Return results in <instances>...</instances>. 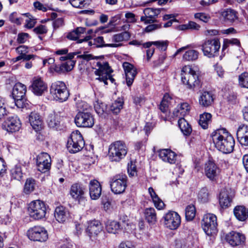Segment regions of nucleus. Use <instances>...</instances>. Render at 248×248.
<instances>
[{
  "label": "nucleus",
  "instance_id": "58",
  "mask_svg": "<svg viewBox=\"0 0 248 248\" xmlns=\"http://www.w3.org/2000/svg\"><path fill=\"white\" fill-rule=\"evenodd\" d=\"M151 24L147 26L145 28V31L146 32H151L153 31L159 29L161 27V24L159 23H155Z\"/></svg>",
  "mask_w": 248,
  "mask_h": 248
},
{
  "label": "nucleus",
  "instance_id": "42",
  "mask_svg": "<svg viewBox=\"0 0 248 248\" xmlns=\"http://www.w3.org/2000/svg\"><path fill=\"white\" fill-rule=\"evenodd\" d=\"M154 45L160 50L165 51L168 46V42L164 41H157L154 42H148L143 44V46L145 48H149L152 45Z\"/></svg>",
  "mask_w": 248,
  "mask_h": 248
},
{
  "label": "nucleus",
  "instance_id": "51",
  "mask_svg": "<svg viewBox=\"0 0 248 248\" xmlns=\"http://www.w3.org/2000/svg\"><path fill=\"white\" fill-rule=\"evenodd\" d=\"M239 84L242 87L248 88V73L244 72L239 76Z\"/></svg>",
  "mask_w": 248,
  "mask_h": 248
},
{
  "label": "nucleus",
  "instance_id": "62",
  "mask_svg": "<svg viewBox=\"0 0 248 248\" xmlns=\"http://www.w3.org/2000/svg\"><path fill=\"white\" fill-rule=\"evenodd\" d=\"M127 171L130 176H134L137 174L136 167L135 164H128Z\"/></svg>",
  "mask_w": 248,
  "mask_h": 248
},
{
  "label": "nucleus",
  "instance_id": "31",
  "mask_svg": "<svg viewBox=\"0 0 248 248\" xmlns=\"http://www.w3.org/2000/svg\"><path fill=\"white\" fill-rule=\"evenodd\" d=\"M61 116L55 112L48 114L46 118V122L50 128L57 129L60 126Z\"/></svg>",
  "mask_w": 248,
  "mask_h": 248
},
{
  "label": "nucleus",
  "instance_id": "11",
  "mask_svg": "<svg viewBox=\"0 0 248 248\" xmlns=\"http://www.w3.org/2000/svg\"><path fill=\"white\" fill-rule=\"evenodd\" d=\"M70 195L78 204L82 205H85L86 204V190L82 185L78 183L72 185L70 189Z\"/></svg>",
  "mask_w": 248,
  "mask_h": 248
},
{
  "label": "nucleus",
  "instance_id": "47",
  "mask_svg": "<svg viewBox=\"0 0 248 248\" xmlns=\"http://www.w3.org/2000/svg\"><path fill=\"white\" fill-rule=\"evenodd\" d=\"M199 52L195 50L191 49L186 51L183 55V60L187 61H193L198 59Z\"/></svg>",
  "mask_w": 248,
  "mask_h": 248
},
{
  "label": "nucleus",
  "instance_id": "9",
  "mask_svg": "<svg viewBox=\"0 0 248 248\" xmlns=\"http://www.w3.org/2000/svg\"><path fill=\"white\" fill-rule=\"evenodd\" d=\"M111 191L115 194L123 193L127 186V177L125 175L118 174L113 176L110 180Z\"/></svg>",
  "mask_w": 248,
  "mask_h": 248
},
{
  "label": "nucleus",
  "instance_id": "10",
  "mask_svg": "<svg viewBox=\"0 0 248 248\" xmlns=\"http://www.w3.org/2000/svg\"><path fill=\"white\" fill-rule=\"evenodd\" d=\"M75 123L78 127L91 128L94 125V118L89 110L79 111L75 118Z\"/></svg>",
  "mask_w": 248,
  "mask_h": 248
},
{
  "label": "nucleus",
  "instance_id": "39",
  "mask_svg": "<svg viewBox=\"0 0 248 248\" xmlns=\"http://www.w3.org/2000/svg\"><path fill=\"white\" fill-rule=\"evenodd\" d=\"M178 124L182 132L186 136L189 135L192 132V128L184 118L179 119Z\"/></svg>",
  "mask_w": 248,
  "mask_h": 248
},
{
  "label": "nucleus",
  "instance_id": "44",
  "mask_svg": "<svg viewBox=\"0 0 248 248\" xmlns=\"http://www.w3.org/2000/svg\"><path fill=\"white\" fill-rule=\"evenodd\" d=\"M124 105V101L122 98H118L115 100L110 106V110L115 114L120 112Z\"/></svg>",
  "mask_w": 248,
  "mask_h": 248
},
{
  "label": "nucleus",
  "instance_id": "15",
  "mask_svg": "<svg viewBox=\"0 0 248 248\" xmlns=\"http://www.w3.org/2000/svg\"><path fill=\"white\" fill-rule=\"evenodd\" d=\"M51 160L50 155L46 153H41L37 157V170L42 172L48 171L51 167Z\"/></svg>",
  "mask_w": 248,
  "mask_h": 248
},
{
  "label": "nucleus",
  "instance_id": "22",
  "mask_svg": "<svg viewBox=\"0 0 248 248\" xmlns=\"http://www.w3.org/2000/svg\"><path fill=\"white\" fill-rule=\"evenodd\" d=\"M6 130L9 132L18 131L21 126V122L16 116L9 117L4 122Z\"/></svg>",
  "mask_w": 248,
  "mask_h": 248
},
{
  "label": "nucleus",
  "instance_id": "59",
  "mask_svg": "<svg viewBox=\"0 0 248 248\" xmlns=\"http://www.w3.org/2000/svg\"><path fill=\"white\" fill-rule=\"evenodd\" d=\"M29 37V35L27 33H20L18 34L17 41L19 44H23Z\"/></svg>",
  "mask_w": 248,
  "mask_h": 248
},
{
  "label": "nucleus",
  "instance_id": "32",
  "mask_svg": "<svg viewBox=\"0 0 248 248\" xmlns=\"http://www.w3.org/2000/svg\"><path fill=\"white\" fill-rule=\"evenodd\" d=\"M29 122L32 128L36 131L42 128V120L40 115L35 112H32L29 115Z\"/></svg>",
  "mask_w": 248,
  "mask_h": 248
},
{
  "label": "nucleus",
  "instance_id": "28",
  "mask_svg": "<svg viewBox=\"0 0 248 248\" xmlns=\"http://www.w3.org/2000/svg\"><path fill=\"white\" fill-rule=\"evenodd\" d=\"M237 137L241 145L248 146V127L244 124L240 125L237 131Z\"/></svg>",
  "mask_w": 248,
  "mask_h": 248
},
{
  "label": "nucleus",
  "instance_id": "54",
  "mask_svg": "<svg viewBox=\"0 0 248 248\" xmlns=\"http://www.w3.org/2000/svg\"><path fill=\"white\" fill-rule=\"evenodd\" d=\"M94 108L95 111L99 115L102 114L106 110L105 105L99 101H96L94 104Z\"/></svg>",
  "mask_w": 248,
  "mask_h": 248
},
{
  "label": "nucleus",
  "instance_id": "46",
  "mask_svg": "<svg viewBox=\"0 0 248 248\" xmlns=\"http://www.w3.org/2000/svg\"><path fill=\"white\" fill-rule=\"evenodd\" d=\"M130 37V34L127 31H124L112 36V41L115 43H120L128 40Z\"/></svg>",
  "mask_w": 248,
  "mask_h": 248
},
{
  "label": "nucleus",
  "instance_id": "50",
  "mask_svg": "<svg viewBox=\"0 0 248 248\" xmlns=\"http://www.w3.org/2000/svg\"><path fill=\"white\" fill-rule=\"evenodd\" d=\"M12 177L16 180H20L22 177V172L20 166L16 165L11 170Z\"/></svg>",
  "mask_w": 248,
  "mask_h": 248
},
{
  "label": "nucleus",
  "instance_id": "4",
  "mask_svg": "<svg viewBox=\"0 0 248 248\" xmlns=\"http://www.w3.org/2000/svg\"><path fill=\"white\" fill-rule=\"evenodd\" d=\"M50 93L54 99L60 102L67 100L69 96L66 85L61 81H56L52 83L50 88Z\"/></svg>",
  "mask_w": 248,
  "mask_h": 248
},
{
  "label": "nucleus",
  "instance_id": "56",
  "mask_svg": "<svg viewBox=\"0 0 248 248\" xmlns=\"http://www.w3.org/2000/svg\"><path fill=\"white\" fill-rule=\"evenodd\" d=\"M9 19L12 22L16 23L17 25H20L22 21V18L17 17L16 13L11 14L9 16Z\"/></svg>",
  "mask_w": 248,
  "mask_h": 248
},
{
  "label": "nucleus",
  "instance_id": "48",
  "mask_svg": "<svg viewBox=\"0 0 248 248\" xmlns=\"http://www.w3.org/2000/svg\"><path fill=\"white\" fill-rule=\"evenodd\" d=\"M198 199L202 202H206L209 201V194L206 187L201 188L198 193Z\"/></svg>",
  "mask_w": 248,
  "mask_h": 248
},
{
  "label": "nucleus",
  "instance_id": "13",
  "mask_svg": "<svg viewBox=\"0 0 248 248\" xmlns=\"http://www.w3.org/2000/svg\"><path fill=\"white\" fill-rule=\"evenodd\" d=\"M165 226L170 229H177L181 224V217L179 215L174 211H169L163 217Z\"/></svg>",
  "mask_w": 248,
  "mask_h": 248
},
{
  "label": "nucleus",
  "instance_id": "45",
  "mask_svg": "<svg viewBox=\"0 0 248 248\" xmlns=\"http://www.w3.org/2000/svg\"><path fill=\"white\" fill-rule=\"evenodd\" d=\"M196 208L193 204L186 206L185 209L186 218L188 221L192 220L196 215Z\"/></svg>",
  "mask_w": 248,
  "mask_h": 248
},
{
  "label": "nucleus",
  "instance_id": "40",
  "mask_svg": "<svg viewBox=\"0 0 248 248\" xmlns=\"http://www.w3.org/2000/svg\"><path fill=\"white\" fill-rule=\"evenodd\" d=\"M144 217L147 221L154 224L156 221V214L154 208H147L144 210Z\"/></svg>",
  "mask_w": 248,
  "mask_h": 248
},
{
  "label": "nucleus",
  "instance_id": "20",
  "mask_svg": "<svg viewBox=\"0 0 248 248\" xmlns=\"http://www.w3.org/2000/svg\"><path fill=\"white\" fill-rule=\"evenodd\" d=\"M234 194L231 189L224 188L219 194V202L222 208H226L231 206Z\"/></svg>",
  "mask_w": 248,
  "mask_h": 248
},
{
  "label": "nucleus",
  "instance_id": "17",
  "mask_svg": "<svg viewBox=\"0 0 248 248\" xmlns=\"http://www.w3.org/2000/svg\"><path fill=\"white\" fill-rule=\"evenodd\" d=\"M161 10L162 9L160 8H145L143 11L144 16H141L140 20L145 24L156 22V18L160 13Z\"/></svg>",
  "mask_w": 248,
  "mask_h": 248
},
{
  "label": "nucleus",
  "instance_id": "49",
  "mask_svg": "<svg viewBox=\"0 0 248 248\" xmlns=\"http://www.w3.org/2000/svg\"><path fill=\"white\" fill-rule=\"evenodd\" d=\"M89 0H69L71 4L78 8H86L89 5Z\"/></svg>",
  "mask_w": 248,
  "mask_h": 248
},
{
  "label": "nucleus",
  "instance_id": "43",
  "mask_svg": "<svg viewBox=\"0 0 248 248\" xmlns=\"http://www.w3.org/2000/svg\"><path fill=\"white\" fill-rule=\"evenodd\" d=\"M35 186L36 183L35 180L32 178L27 179L24 186V193L27 195L31 193L34 190Z\"/></svg>",
  "mask_w": 248,
  "mask_h": 248
},
{
  "label": "nucleus",
  "instance_id": "33",
  "mask_svg": "<svg viewBox=\"0 0 248 248\" xmlns=\"http://www.w3.org/2000/svg\"><path fill=\"white\" fill-rule=\"evenodd\" d=\"M233 213L236 218L241 221H244L248 218V209L244 206H237Z\"/></svg>",
  "mask_w": 248,
  "mask_h": 248
},
{
  "label": "nucleus",
  "instance_id": "12",
  "mask_svg": "<svg viewBox=\"0 0 248 248\" xmlns=\"http://www.w3.org/2000/svg\"><path fill=\"white\" fill-rule=\"evenodd\" d=\"M28 238L33 241L44 242L48 238L46 230L40 226H35L30 228L27 232Z\"/></svg>",
  "mask_w": 248,
  "mask_h": 248
},
{
  "label": "nucleus",
  "instance_id": "38",
  "mask_svg": "<svg viewBox=\"0 0 248 248\" xmlns=\"http://www.w3.org/2000/svg\"><path fill=\"white\" fill-rule=\"evenodd\" d=\"M148 192L152 198L155 207L158 210L162 209L165 206V204L157 195L154 189L152 187H150L148 188Z\"/></svg>",
  "mask_w": 248,
  "mask_h": 248
},
{
  "label": "nucleus",
  "instance_id": "24",
  "mask_svg": "<svg viewBox=\"0 0 248 248\" xmlns=\"http://www.w3.org/2000/svg\"><path fill=\"white\" fill-rule=\"evenodd\" d=\"M123 66L125 74L127 85L130 86L137 74L136 69L133 65L127 62H124Z\"/></svg>",
  "mask_w": 248,
  "mask_h": 248
},
{
  "label": "nucleus",
  "instance_id": "61",
  "mask_svg": "<svg viewBox=\"0 0 248 248\" xmlns=\"http://www.w3.org/2000/svg\"><path fill=\"white\" fill-rule=\"evenodd\" d=\"M227 44L239 46L240 45V42L237 39H226L224 41V44L223 45V49H225L226 48Z\"/></svg>",
  "mask_w": 248,
  "mask_h": 248
},
{
  "label": "nucleus",
  "instance_id": "21",
  "mask_svg": "<svg viewBox=\"0 0 248 248\" xmlns=\"http://www.w3.org/2000/svg\"><path fill=\"white\" fill-rule=\"evenodd\" d=\"M227 242L234 247L242 244L245 240V235L239 232L232 231L226 236Z\"/></svg>",
  "mask_w": 248,
  "mask_h": 248
},
{
  "label": "nucleus",
  "instance_id": "35",
  "mask_svg": "<svg viewBox=\"0 0 248 248\" xmlns=\"http://www.w3.org/2000/svg\"><path fill=\"white\" fill-rule=\"evenodd\" d=\"M108 43H106L104 41L103 36H98L93 39V45L95 47H117L121 46V44L110 43V40L107 41Z\"/></svg>",
  "mask_w": 248,
  "mask_h": 248
},
{
  "label": "nucleus",
  "instance_id": "34",
  "mask_svg": "<svg viewBox=\"0 0 248 248\" xmlns=\"http://www.w3.org/2000/svg\"><path fill=\"white\" fill-rule=\"evenodd\" d=\"M75 64V62L73 60L67 61L60 65H55L54 71L59 73L62 74L71 71Z\"/></svg>",
  "mask_w": 248,
  "mask_h": 248
},
{
  "label": "nucleus",
  "instance_id": "30",
  "mask_svg": "<svg viewBox=\"0 0 248 248\" xmlns=\"http://www.w3.org/2000/svg\"><path fill=\"white\" fill-rule=\"evenodd\" d=\"M214 100L213 94L211 92L204 91L202 93L199 98V104L201 106L207 107L211 106Z\"/></svg>",
  "mask_w": 248,
  "mask_h": 248
},
{
  "label": "nucleus",
  "instance_id": "14",
  "mask_svg": "<svg viewBox=\"0 0 248 248\" xmlns=\"http://www.w3.org/2000/svg\"><path fill=\"white\" fill-rule=\"evenodd\" d=\"M96 66L97 68H96L94 73L96 75L99 76L96 79L103 82L105 85H107L108 82H106L107 76H109L110 74H111L113 72V70L107 62H97Z\"/></svg>",
  "mask_w": 248,
  "mask_h": 248
},
{
  "label": "nucleus",
  "instance_id": "57",
  "mask_svg": "<svg viewBox=\"0 0 248 248\" xmlns=\"http://www.w3.org/2000/svg\"><path fill=\"white\" fill-rule=\"evenodd\" d=\"M16 52L20 55H24L29 53V48L25 45H21L16 48Z\"/></svg>",
  "mask_w": 248,
  "mask_h": 248
},
{
  "label": "nucleus",
  "instance_id": "25",
  "mask_svg": "<svg viewBox=\"0 0 248 248\" xmlns=\"http://www.w3.org/2000/svg\"><path fill=\"white\" fill-rule=\"evenodd\" d=\"M159 156L164 162L174 164L176 160L177 155L170 149H163L159 151Z\"/></svg>",
  "mask_w": 248,
  "mask_h": 248
},
{
  "label": "nucleus",
  "instance_id": "16",
  "mask_svg": "<svg viewBox=\"0 0 248 248\" xmlns=\"http://www.w3.org/2000/svg\"><path fill=\"white\" fill-rule=\"evenodd\" d=\"M204 171L205 176L212 181H216L220 172L219 168L210 160L205 163Z\"/></svg>",
  "mask_w": 248,
  "mask_h": 248
},
{
  "label": "nucleus",
  "instance_id": "29",
  "mask_svg": "<svg viewBox=\"0 0 248 248\" xmlns=\"http://www.w3.org/2000/svg\"><path fill=\"white\" fill-rule=\"evenodd\" d=\"M69 214L65 207L59 206L56 208L54 212V217L59 223H63L68 218Z\"/></svg>",
  "mask_w": 248,
  "mask_h": 248
},
{
  "label": "nucleus",
  "instance_id": "2",
  "mask_svg": "<svg viewBox=\"0 0 248 248\" xmlns=\"http://www.w3.org/2000/svg\"><path fill=\"white\" fill-rule=\"evenodd\" d=\"M127 153L125 143L121 140L112 142L109 146L108 156L111 161L119 162Z\"/></svg>",
  "mask_w": 248,
  "mask_h": 248
},
{
  "label": "nucleus",
  "instance_id": "53",
  "mask_svg": "<svg viewBox=\"0 0 248 248\" xmlns=\"http://www.w3.org/2000/svg\"><path fill=\"white\" fill-rule=\"evenodd\" d=\"M24 15L26 16L28 19L26 20V24L25 27L28 29H31L33 28L36 24L35 19L34 17L31 16L29 13H26L24 14Z\"/></svg>",
  "mask_w": 248,
  "mask_h": 248
},
{
  "label": "nucleus",
  "instance_id": "3",
  "mask_svg": "<svg viewBox=\"0 0 248 248\" xmlns=\"http://www.w3.org/2000/svg\"><path fill=\"white\" fill-rule=\"evenodd\" d=\"M181 80L189 89H194L200 85L198 75L191 65H185L181 71Z\"/></svg>",
  "mask_w": 248,
  "mask_h": 248
},
{
  "label": "nucleus",
  "instance_id": "52",
  "mask_svg": "<svg viewBox=\"0 0 248 248\" xmlns=\"http://www.w3.org/2000/svg\"><path fill=\"white\" fill-rule=\"evenodd\" d=\"M8 113L4 98L0 96V119L4 118Z\"/></svg>",
  "mask_w": 248,
  "mask_h": 248
},
{
  "label": "nucleus",
  "instance_id": "27",
  "mask_svg": "<svg viewBox=\"0 0 248 248\" xmlns=\"http://www.w3.org/2000/svg\"><path fill=\"white\" fill-rule=\"evenodd\" d=\"M190 108L187 103H182L179 104L172 112V117L179 119L184 117L188 113Z\"/></svg>",
  "mask_w": 248,
  "mask_h": 248
},
{
  "label": "nucleus",
  "instance_id": "8",
  "mask_svg": "<svg viewBox=\"0 0 248 248\" xmlns=\"http://www.w3.org/2000/svg\"><path fill=\"white\" fill-rule=\"evenodd\" d=\"M45 203L40 200L31 202L29 205L28 211L30 217L34 219L43 218L46 214Z\"/></svg>",
  "mask_w": 248,
  "mask_h": 248
},
{
  "label": "nucleus",
  "instance_id": "1",
  "mask_svg": "<svg viewBox=\"0 0 248 248\" xmlns=\"http://www.w3.org/2000/svg\"><path fill=\"white\" fill-rule=\"evenodd\" d=\"M211 137L216 148L224 154L232 153L235 141L233 137L225 129H218L212 133Z\"/></svg>",
  "mask_w": 248,
  "mask_h": 248
},
{
  "label": "nucleus",
  "instance_id": "37",
  "mask_svg": "<svg viewBox=\"0 0 248 248\" xmlns=\"http://www.w3.org/2000/svg\"><path fill=\"white\" fill-rule=\"evenodd\" d=\"M106 229L108 233L115 234L122 228L120 223L114 220H108L106 222Z\"/></svg>",
  "mask_w": 248,
  "mask_h": 248
},
{
  "label": "nucleus",
  "instance_id": "6",
  "mask_svg": "<svg viewBox=\"0 0 248 248\" xmlns=\"http://www.w3.org/2000/svg\"><path fill=\"white\" fill-rule=\"evenodd\" d=\"M220 43L218 38L205 40L202 45V50L204 56L213 58L218 55Z\"/></svg>",
  "mask_w": 248,
  "mask_h": 248
},
{
  "label": "nucleus",
  "instance_id": "41",
  "mask_svg": "<svg viewBox=\"0 0 248 248\" xmlns=\"http://www.w3.org/2000/svg\"><path fill=\"white\" fill-rule=\"evenodd\" d=\"M212 115L209 113H204L200 115L199 121V124L202 128L206 129L208 128L209 124L211 122Z\"/></svg>",
  "mask_w": 248,
  "mask_h": 248
},
{
  "label": "nucleus",
  "instance_id": "19",
  "mask_svg": "<svg viewBox=\"0 0 248 248\" xmlns=\"http://www.w3.org/2000/svg\"><path fill=\"white\" fill-rule=\"evenodd\" d=\"M47 88V84L41 78L34 77L32 79L30 89L36 95H42L46 91Z\"/></svg>",
  "mask_w": 248,
  "mask_h": 248
},
{
  "label": "nucleus",
  "instance_id": "63",
  "mask_svg": "<svg viewBox=\"0 0 248 248\" xmlns=\"http://www.w3.org/2000/svg\"><path fill=\"white\" fill-rule=\"evenodd\" d=\"M33 31L37 34H42L47 32V29L44 25H41L33 29Z\"/></svg>",
  "mask_w": 248,
  "mask_h": 248
},
{
  "label": "nucleus",
  "instance_id": "55",
  "mask_svg": "<svg viewBox=\"0 0 248 248\" xmlns=\"http://www.w3.org/2000/svg\"><path fill=\"white\" fill-rule=\"evenodd\" d=\"M194 17L195 18L199 19L204 22H207L210 19V16L209 15L203 13H196L195 14Z\"/></svg>",
  "mask_w": 248,
  "mask_h": 248
},
{
  "label": "nucleus",
  "instance_id": "60",
  "mask_svg": "<svg viewBox=\"0 0 248 248\" xmlns=\"http://www.w3.org/2000/svg\"><path fill=\"white\" fill-rule=\"evenodd\" d=\"M33 5L36 9L44 12L46 11L48 9H50V6L44 5L39 1L34 2Z\"/></svg>",
  "mask_w": 248,
  "mask_h": 248
},
{
  "label": "nucleus",
  "instance_id": "7",
  "mask_svg": "<svg viewBox=\"0 0 248 248\" xmlns=\"http://www.w3.org/2000/svg\"><path fill=\"white\" fill-rule=\"evenodd\" d=\"M202 225L207 235H214L217 232V217L213 214L204 215L202 220Z\"/></svg>",
  "mask_w": 248,
  "mask_h": 248
},
{
  "label": "nucleus",
  "instance_id": "36",
  "mask_svg": "<svg viewBox=\"0 0 248 248\" xmlns=\"http://www.w3.org/2000/svg\"><path fill=\"white\" fill-rule=\"evenodd\" d=\"M221 16L227 22L233 23L238 19L237 13L232 9H226L221 12Z\"/></svg>",
  "mask_w": 248,
  "mask_h": 248
},
{
  "label": "nucleus",
  "instance_id": "64",
  "mask_svg": "<svg viewBox=\"0 0 248 248\" xmlns=\"http://www.w3.org/2000/svg\"><path fill=\"white\" fill-rule=\"evenodd\" d=\"M78 108L79 109V111H86V110L90 109V106L89 105L84 102H81L78 104Z\"/></svg>",
  "mask_w": 248,
  "mask_h": 248
},
{
  "label": "nucleus",
  "instance_id": "5",
  "mask_svg": "<svg viewBox=\"0 0 248 248\" xmlns=\"http://www.w3.org/2000/svg\"><path fill=\"white\" fill-rule=\"evenodd\" d=\"M85 144L83 138L80 133L78 131H73L67 142V149L72 154L81 151Z\"/></svg>",
  "mask_w": 248,
  "mask_h": 248
},
{
  "label": "nucleus",
  "instance_id": "26",
  "mask_svg": "<svg viewBox=\"0 0 248 248\" xmlns=\"http://www.w3.org/2000/svg\"><path fill=\"white\" fill-rule=\"evenodd\" d=\"M102 188L100 183L96 180H91L89 183V193L92 200H97L101 196Z\"/></svg>",
  "mask_w": 248,
  "mask_h": 248
},
{
  "label": "nucleus",
  "instance_id": "23",
  "mask_svg": "<svg viewBox=\"0 0 248 248\" xmlns=\"http://www.w3.org/2000/svg\"><path fill=\"white\" fill-rule=\"evenodd\" d=\"M102 230V227L98 220H93L88 223L86 233L91 239H95Z\"/></svg>",
  "mask_w": 248,
  "mask_h": 248
},
{
  "label": "nucleus",
  "instance_id": "18",
  "mask_svg": "<svg viewBox=\"0 0 248 248\" xmlns=\"http://www.w3.org/2000/svg\"><path fill=\"white\" fill-rule=\"evenodd\" d=\"M26 92V86L20 82L16 83L13 87L12 96L18 107H20L19 104L24 97Z\"/></svg>",
  "mask_w": 248,
  "mask_h": 248
}]
</instances>
